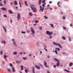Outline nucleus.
Listing matches in <instances>:
<instances>
[{"label":"nucleus","instance_id":"nucleus-1","mask_svg":"<svg viewBox=\"0 0 73 73\" xmlns=\"http://www.w3.org/2000/svg\"><path fill=\"white\" fill-rule=\"evenodd\" d=\"M46 4V3H44V4H43L42 5V7L41 6H40L39 7L40 8V9L39 10V11H42V12H43L44 11V6H45V5Z\"/></svg>","mask_w":73,"mask_h":73},{"label":"nucleus","instance_id":"nucleus-2","mask_svg":"<svg viewBox=\"0 0 73 73\" xmlns=\"http://www.w3.org/2000/svg\"><path fill=\"white\" fill-rule=\"evenodd\" d=\"M53 45H55V46H59L60 48H62V46H61V45L59 44H57V43L55 42H53Z\"/></svg>","mask_w":73,"mask_h":73},{"label":"nucleus","instance_id":"nucleus-3","mask_svg":"<svg viewBox=\"0 0 73 73\" xmlns=\"http://www.w3.org/2000/svg\"><path fill=\"white\" fill-rule=\"evenodd\" d=\"M53 59L54 60H55V61H57V62H58L57 63L56 66L57 67L58 66H59V65H60V63H59V60H58L56 58H54Z\"/></svg>","mask_w":73,"mask_h":73},{"label":"nucleus","instance_id":"nucleus-4","mask_svg":"<svg viewBox=\"0 0 73 73\" xmlns=\"http://www.w3.org/2000/svg\"><path fill=\"white\" fill-rule=\"evenodd\" d=\"M46 35H52L53 34V32H50L48 31H46Z\"/></svg>","mask_w":73,"mask_h":73},{"label":"nucleus","instance_id":"nucleus-5","mask_svg":"<svg viewBox=\"0 0 73 73\" xmlns=\"http://www.w3.org/2000/svg\"><path fill=\"white\" fill-rule=\"evenodd\" d=\"M31 8L33 12H36L37 11V9H36V8L35 7L33 8V7H31Z\"/></svg>","mask_w":73,"mask_h":73},{"label":"nucleus","instance_id":"nucleus-6","mask_svg":"<svg viewBox=\"0 0 73 73\" xmlns=\"http://www.w3.org/2000/svg\"><path fill=\"white\" fill-rule=\"evenodd\" d=\"M12 41H13V44L14 46H17V44H16V41H15L14 39H13Z\"/></svg>","mask_w":73,"mask_h":73},{"label":"nucleus","instance_id":"nucleus-7","mask_svg":"<svg viewBox=\"0 0 73 73\" xmlns=\"http://www.w3.org/2000/svg\"><path fill=\"white\" fill-rule=\"evenodd\" d=\"M20 17H21V15L20 13H19L17 15V19L18 20H20Z\"/></svg>","mask_w":73,"mask_h":73},{"label":"nucleus","instance_id":"nucleus-8","mask_svg":"<svg viewBox=\"0 0 73 73\" xmlns=\"http://www.w3.org/2000/svg\"><path fill=\"white\" fill-rule=\"evenodd\" d=\"M31 32H32V33L33 34H35V31H34V30L32 28H31Z\"/></svg>","mask_w":73,"mask_h":73},{"label":"nucleus","instance_id":"nucleus-9","mask_svg":"<svg viewBox=\"0 0 73 73\" xmlns=\"http://www.w3.org/2000/svg\"><path fill=\"white\" fill-rule=\"evenodd\" d=\"M35 67L37 69H38V70H40V67L38 66L35 65Z\"/></svg>","mask_w":73,"mask_h":73},{"label":"nucleus","instance_id":"nucleus-10","mask_svg":"<svg viewBox=\"0 0 73 73\" xmlns=\"http://www.w3.org/2000/svg\"><path fill=\"white\" fill-rule=\"evenodd\" d=\"M3 28L4 30L5 31V33H6V32H7V29H6V28H5V27H4V26H3Z\"/></svg>","mask_w":73,"mask_h":73},{"label":"nucleus","instance_id":"nucleus-11","mask_svg":"<svg viewBox=\"0 0 73 73\" xmlns=\"http://www.w3.org/2000/svg\"><path fill=\"white\" fill-rule=\"evenodd\" d=\"M42 0H39L38 1V4L39 5H40L41 4V1Z\"/></svg>","mask_w":73,"mask_h":73},{"label":"nucleus","instance_id":"nucleus-12","mask_svg":"<svg viewBox=\"0 0 73 73\" xmlns=\"http://www.w3.org/2000/svg\"><path fill=\"white\" fill-rule=\"evenodd\" d=\"M44 46L45 47H44V50H45L46 52H48V50H47V49H46V48H47V46L45 45H44Z\"/></svg>","mask_w":73,"mask_h":73},{"label":"nucleus","instance_id":"nucleus-13","mask_svg":"<svg viewBox=\"0 0 73 73\" xmlns=\"http://www.w3.org/2000/svg\"><path fill=\"white\" fill-rule=\"evenodd\" d=\"M1 44H4V45H5L6 44V42H5V40H3V41H2L1 42Z\"/></svg>","mask_w":73,"mask_h":73},{"label":"nucleus","instance_id":"nucleus-14","mask_svg":"<svg viewBox=\"0 0 73 73\" xmlns=\"http://www.w3.org/2000/svg\"><path fill=\"white\" fill-rule=\"evenodd\" d=\"M32 73H35V67H33Z\"/></svg>","mask_w":73,"mask_h":73},{"label":"nucleus","instance_id":"nucleus-15","mask_svg":"<svg viewBox=\"0 0 73 73\" xmlns=\"http://www.w3.org/2000/svg\"><path fill=\"white\" fill-rule=\"evenodd\" d=\"M4 57L5 61H6V59L8 57V56H7V55H4Z\"/></svg>","mask_w":73,"mask_h":73},{"label":"nucleus","instance_id":"nucleus-16","mask_svg":"<svg viewBox=\"0 0 73 73\" xmlns=\"http://www.w3.org/2000/svg\"><path fill=\"white\" fill-rule=\"evenodd\" d=\"M12 71L13 72H15V68L14 67H13L12 68Z\"/></svg>","mask_w":73,"mask_h":73},{"label":"nucleus","instance_id":"nucleus-17","mask_svg":"<svg viewBox=\"0 0 73 73\" xmlns=\"http://www.w3.org/2000/svg\"><path fill=\"white\" fill-rule=\"evenodd\" d=\"M50 25L52 28H54V25H53V24L51 23L50 24Z\"/></svg>","mask_w":73,"mask_h":73},{"label":"nucleus","instance_id":"nucleus-18","mask_svg":"<svg viewBox=\"0 0 73 73\" xmlns=\"http://www.w3.org/2000/svg\"><path fill=\"white\" fill-rule=\"evenodd\" d=\"M14 55H16L17 54V51H14L13 52Z\"/></svg>","mask_w":73,"mask_h":73},{"label":"nucleus","instance_id":"nucleus-19","mask_svg":"<svg viewBox=\"0 0 73 73\" xmlns=\"http://www.w3.org/2000/svg\"><path fill=\"white\" fill-rule=\"evenodd\" d=\"M1 9L2 11H5L6 10H7V9L5 8L4 7H2Z\"/></svg>","mask_w":73,"mask_h":73},{"label":"nucleus","instance_id":"nucleus-20","mask_svg":"<svg viewBox=\"0 0 73 73\" xmlns=\"http://www.w3.org/2000/svg\"><path fill=\"white\" fill-rule=\"evenodd\" d=\"M73 65V63L72 62H70L69 64V66L70 67H71Z\"/></svg>","mask_w":73,"mask_h":73},{"label":"nucleus","instance_id":"nucleus-21","mask_svg":"<svg viewBox=\"0 0 73 73\" xmlns=\"http://www.w3.org/2000/svg\"><path fill=\"white\" fill-rule=\"evenodd\" d=\"M24 3L25 5L26 6H27V7H28V5H27V2L26 1H25Z\"/></svg>","mask_w":73,"mask_h":73},{"label":"nucleus","instance_id":"nucleus-22","mask_svg":"<svg viewBox=\"0 0 73 73\" xmlns=\"http://www.w3.org/2000/svg\"><path fill=\"white\" fill-rule=\"evenodd\" d=\"M62 39L64 40H66V38L64 36H62Z\"/></svg>","mask_w":73,"mask_h":73},{"label":"nucleus","instance_id":"nucleus-23","mask_svg":"<svg viewBox=\"0 0 73 73\" xmlns=\"http://www.w3.org/2000/svg\"><path fill=\"white\" fill-rule=\"evenodd\" d=\"M55 49L56 50H58V51H60V49L58 47L55 48Z\"/></svg>","mask_w":73,"mask_h":73},{"label":"nucleus","instance_id":"nucleus-24","mask_svg":"<svg viewBox=\"0 0 73 73\" xmlns=\"http://www.w3.org/2000/svg\"><path fill=\"white\" fill-rule=\"evenodd\" d=\"M60 2H58L57 3V5L58 6V7L59 8H60V5H59V4H60Z\"/></svg>","mask_w":73,"mask_h":73},{"label":"nucleus","instance_id":"nucleus-25","mask_svg":"<svg viewBox=\"0 0 73 73\" xmlns=\"http://www.w3.org/2000/svg\"><path fill=\"white\" fill-rule=\"evenodd\" d=\"M9 13H10V14H13V12L11 10H9Z\"/></svg>","mask_w":73,"mask_h":73},{"label":"nucleus","instance_id":"nucleus-26","mask_svg":"<svg viewBox=\"0 0 73 73\" xmlns=\"http://www.w3.org/2000/svg\"><path fill=\"white\" fill-rule=\"evenodd\" d=\"M14 3L15 5H17V1H14Z\"/></svg>","mask_w":73,"mask_h":73},{"label":"nucleus","instance_id":"nucleus-27","mask_svg":"<svg viewBox=\"0 0 73 73\" xmlns=\"http://www.w3.org/2000/svg\"><path fill=\"white\" fill-rule=\"evenodd\" d=\"M3 3L4 5H6V4H7V1L6 0H4L3 1Z\"/></svg>","mask_w":73,"mask_h":73},{"label":"nucleus","instance_id":"nucleus-28","mask_svg":"<svg viewBox=\"0 0 73 73\" xmlns=\"http://www.w3.org/2000/svg\"><path fill=\"white\" fill-rule=\"evenodd\" d=\"M62 20H65V17L64 16H63L62 18Z\"/></svg>","mask_w":73,"mask_h":73},{"label":"nucleus","instance_id":"nucleus-29","mask_svg":"<svg viewBox=\"0 0 73 73\" xmlns=\"http://www.w3.org/2000/svg\"><path fill=\"white\" fill-rule=\"evenodd\" d=\"M64 71H66L67 72H68V73H69L70 72V71H69L68 70L66 69H64Z\"/></svg>","mask_w":73,"mask_h":73},{"label":"nucleus","instance_id":"nucleus-30","mask_svg":"<svg viewBox=\"0 0 73 73\" xmlns=\"http://www.w3.org/2000/svg\"><path fill=\"white\" fill-rule=\"evenodd\" d=\"M54 52L56 53V54H57V53H58L57 50H54Z\"/></svg>","mask_w":73,"mask_h":73},{"label":"nucleus","instance_id":"nucleus-31","mask_svg":"<svg viewBox=\"0 0 73 73\" xmlns=\"http://www.w3.org/2000/svg\"><path fill=\"white\" fill-rule=\"evenodd\" d=\"M23 60H27V58L23 57Z\"/></svg>","mask_w":73,"mask_h":73},{"label":"nucleus","instance_id":"nucleus-32","mask_svg":"<svg viewBox=\"0 0 73 73\" xmlns=\"http://www.w3.org/2000/svg\"><path fill=\"white\" fill-rule=\"evenodd\" d=\"M29 14L30 16H32V13L30 12L29 13Z\"/></svg>","mask_w":73,"mask_h":73},{"label":"nucleus","instance_id":"nucleus-33","mask_svg":"<svg viewBox=\"0 0 73 73\" xmlns=\"http://www.w3.org/2000/svg\"><path fill=\"white\" fill-rule=\"evenodd\" d=\"M44 66H46V65H47V63H46V62H45V61H44Z\"/></svg>","mask_w":73,"mask_h":73},{"label":"nucleus","instance_id":"nucleus-34","mask_svg":"<svg viewBox=\"0 0 73 73\" xmlns=\"http://www.w3.org/2000/svg\"><path fill=\"white\" fill-rule=\"evenodd\" d=\"M68 38L69 41H71V38H70V37H68Z\"/></svg>","mask_w":73,"mask_h":73},{"label":"nucleus","instance_id":"nucleus-35","mask_svg":"<svg viewBox=\"0 0 73 73\" xmlns=\"http://www.w3.org/2000/svg\"><path fill=\"white\" fill-rule=\"evenodd\" d=\"M25 33H26V32H25V31H22L21 32V33H23V34H25Z\"/></svg>","mask_w":73,"mask_h":73},{"label":"nucleus","instance_id":"nucleus-36","mask_svg":"<svg viewBox=\"0 0 73 73\" xmlns=\"http://www.w3.org/2000/svg\"><path fill=\"white\" fill-rule=\"evenodd\" d=\"M21 70H23V66H21Z\"/></svg>","mask_w":73,"mask_h":73},{"label":"nucleus","instance_id":"nucleus-37","mask_svg":"<svg viewBox=\"0 0 73 73\" xmlns=\"http://www.w3.org/2000/svg\"><path fill=\"white\" fill-rule=\"evenodd\" d=\"M7 70H8V71L9 72H11V70H10V69H9V68H7Z\"/></svg>","mask_w":73,"mask_h":73},{"label":"nucleus","instance_id":"nucleus-38","mask_svg":"<svg viewBox=\"0 0 73 73\" xmlns=\"http://www.w3.org/2000/svg\"><path fill=\"white\" fill-rule=\"evenodd\" d=\"M20 62H21V61L20 60L19 61H17V63H18L19 64V63H20Z\"/></svg>","mask_w":73,"mask_h":73},{"label":"nucleus","instance_id":"nucleus-39","mask_svg":"<svg viewBox=\"0 0 73 73\" xmlns=\"http://www.w3.org/2000/svg\"><path fill=\"white\" fill-rule=\"evenodd\" d=\"M0 54L1 55L3 54V51H1L0 52Z\"/></svg>","mask_w":73,"mask_h":73},{"label":"nucleus","instance_id":"nucleus-40","mask_svg":"<svg viewBox=\"0 0 73 73\" xmlns=\"http://www.w3.org/2000/svg\"><path fill=\"white\" fill-rule=\"evenodd\" d=\"M52 36L50 35L49 36V39H51V38H52Z\"/></svg>","mask_w":73,"mask_h":73},{"label":"nucleus","instance_id":"nucleus-41","mask_svg":"<svg viewBox=\"0 0 73 73\" xmlns=\"http://www.w3.org/2000/svg\"><path fill=\"white\" fill-rule=\"evenodd\" d=\"M9 65H10V66L11 67H12V66H13V65L12 64H11V63H10Z\"/></svg>","mask_w":73,"mask_h":73},{"label":"nucleus","instance_id":"nucleus-42","mask_svg":"<svg viewBox=\"0 0 73 73\" xmlns=\"http://www.w3.org/2000/svg\"><path fill=\"white\" fill-rule=\"evenodd\" d=\"M45 2V0H43V1H42V3H44Z\"/></svg>","mask_w":73,"mask_h":73},{"label":"nucleus","instance_id":"nucleus-43","mask_svg":"<svg viewBox=\"0 0 73 73\" xmlns=\"http://www.w3.org/2000/svg\"><path fill=\"white\" fill-rule=\"evenodd\" d=\"M13 2H11L10 3V4L11 5H13Z\"/></svg>","mask_w":73,"mask_h":73},{"label":"nucleus","instance_id":"nucleus-44","mask_svg":"<svg viewBox=\"0 0 73 73\" xmlns=\"http://www.w3.org/2000/svg\"><path fill=\"white\" fill-rule=\"evenodd\" d=\"M63 29L64 30H65L66 29V27H65L64 26H63Z\"/></svg>","mask_w":73,"mask_h":73},{"label":"nucleus","instance_id":"nucleus-45","mask_svg":"<svg viewBox=\"0 0 73 73\" xmlns=\"http://www.w3.org/2000/svg\"><path fill=\"white\" fill-rule=\"evenodd\" d=\"M44 18H45V19H48V17H46V16H45L44 17Z\"/></svg>","mask_w":73,"mask_h":73},{"label":"nucleus","instance_id":"nucleus-46","mask_svg":"<svg viewBox=\"0 0 73 73\" xmlns=\"http://www.w3.org/2000/svg\"><path fill=\"white\" fill-rule=\"evenodd\" d=\"M35 23H38V21L37 20H36L35 21Z\"/></svg>","mask_w":73,"mask_h":73},{"label":"nucleus","instance_id":"nucleus-47","mask_svg":"<svg viewBox=\"0 0 73 73\" xmlns=\"http://www.w3.org/2000/svg\"><path fill=\"white\" fill-rule=\"evenodd\" d=\"M62 54L64 55V54H66V53L65 52H63L62 53Z\"/></svg>","mask_w":73,"mask_h":73},{"label":"nucleus","instance_id":"nucleus-48","mask_svg":"<svg viewBox=\"0 0 73 73\" xmlns=\"http://www.w3.org/2000/svg\"><path fill=\"white\" fill-rule=\"evenodd\" d=\"M3 17H7V15H3Z\"/></svg>","mask_w":73,"mask_h":73},{"label":"nucleus","instance_id":"nucleus-49","mask_svg":"<svg viewBox=\"0 0 73 73\" xmlns=\"http://www.w3.org/2000/svg\"><path fill=\"white\" fill-rule=\"evenodd\" d=\"M25 72H26V73H27V72H28V70H25Z\"/></svg>","mask_w":73,"mask_h":73},{"label":"nucleus","instance_id":"nucleus-50","mask_svg":"<svg viewBox=\"0 0 73 73\" xmlns=\"http://www.w3.org/2000/svg\"><path fill=\"white\" fill-rule=\"evenodd\" d=\"M40 29L41 30H42V27H40Z\"/></svg>","mask_w":73,"mask_h":73},{"label":"nucleus","instance_id":"nucleus-51","mask_svg":"<svg viewBox=\"0 0 73 73\" xmlns=\"http://www.w3.org/2000/svg\"><path fill=\"white\" fill-rule=\"evenodd\" d=\"M39 66H41V67H42V66L41 64H39Z\"/></svg>","mask_w":73,"mask_h":73},{"label":"nucleus","instance_id":"nucleus-52","mask_svg":"<svg viewBox=\"0 0 73 73\" xmlns=\"http://www.w3.org/2000/svg\"><path fill=\"white\" fill-rule=\"evenodd\" d=\"M50 56H49V55L47 56V58H50Z\"/></svg>","mask_w":73,"mask_h":73},{"label":"nucleus","instance_id":"nucleus-53","mask_svg":"<svg viewBox=\"0 0 73 73\" xmlns=\"http://www.w3.org/2000/svg\"><path fill=\"white\" fill-rule=\"evenodd\" d=\"M70 27H72V26H73V25H72V24H70Z\"/></svg>","mask_w":73,"mask_h":73},{"label":"nucleus","instance_id":"nucleus-54","mask_svg":"<svg viewBox=\"0 0 73 73\" xmlns=\"http://www.w3.org/2000/svg\"><path fill=\"white\" fill-rule=\"evenodd\" d=\"M40 53H41V54H42V51H40Z\"/></svg>","mask_w":73,"mask_h":73},{"label":"nucleus","instance_id":"nucleus-55","mask_svg":"<svg viewBox=\"0 0 73 73\" xmlns=\"http://www.w3.org/2000/svg\"><path fill=\"white\" fill-rule=\"evenodd\" d=\"M10 23H11V24H12V21L11 20V19L10 20Z\"/></svg>","mask_w":73,"mask_h":73},{"label":"nucleus","instance_id":"nucleus-56","mask_svg":"<svg viewBox=\"0 0 73 73\" xmlns=\"http://www.w3.org/2000/svg\"><path fill=\"white\" fill-rule=\"evenodd\" d=\"M56 67V66L55 65L53 66V68H55Z\"/></svg>","mask_w":73,"mask_h":73},{"label":"nucleus","instance_id":"nucleus-57","mask_svg":"<svg viewBox=\"0 0 73 73\" xmlns=\"http://www.w3.org/2000/svg\"><path fill=\"white\" fill-rule=\"evenodd\" d=\"M29 56H32V55L31 54H30L29 55H28Z\"/></svg>","mask_w":73,"mask_h":73},{"label":"nucleus","instance_id":"nucleus-58","mask_svg":"<svg viewBox=\"0 0 73 73\" xmlns=\"http://www.w3.org/2000/svg\"><path fill=\"white\" fill-rule=\"evenodd\" d=\"M52 3V1H50L49 2V4H51V3Z\"/></svg>","mask_w":73,"mask_h":73},{"label":"nucleus","instance_id":"nucleus-59","mask_svg":"<svg viewBox=\"0 0 73 73\" xmlns=\"http://www.w3.org/2000/svg\"><path fill=\"white\" fill-rule=\"evenodd\" d=\"M45 66L46 68H47V67H48V68H49V66H48L46 65V66Z\"/></svg>","mask_w":73,"mask_h":73},{"label":"nucleus","instance_id":"nucleus-60","mask_svg":"<svg viewBox=\"0 0 73 73\" xmlns=\"http://www.w3.org/2000/svg\"><path fill=\"white\" fill-rule=\"evenodd\" d=\"M0 6H3V4H2L1 3H0Z\"/></svg>","mask_w":73,"mask_h":73},{"label":"nucleus","instance_id":"nucleus-61","mask_svg":"<svg viewBox=\"0 0 73 73\" xmlns=\"http://www.w3.org/2000/svg\"><path fill=\"white\" fill-rule=\"evenodd\" d=\"M19 5H21V3L20 2H19Z\"/></svg>","mask_w":73,"mask_h":73},{"label":"nucleus","instance_id":"nucleus-62","mask_svg":"<svg viewBox=\"0 0 73 73\" xmlns=\"http://www.w3.org/2000/svg\"><path fill=\"white\" fill-rule=\"evenodd\" d=\"M16 9H18V7L16 6L15 7Z\"/></svg>","mask_w":73,"mask_h":73},{"label":"nucleus","instance_id":"nucleus-63","mask_svg":"<svg viewBox=\"0 0 73 73\" xmlns=\"http://www.w3.org/2000/svg\"><path fill=\"white\" fill-rule=\"evenodd\" d=\"M23 54V52H21L20 53V54Z\"/></svg>","mask_w":73,"mask_h":73},{"label":"nucleus","instance_id":"nucleus-64","mask_svg":"<svg viewBox=\"0 0 73 73\" xmlns=\"http://www.w3.org/2000/svg\"><path fill=\"white\" fill-rule=\"evenodd\" d=\"M47 73H50V72H49V71H48L47 72Z\"/></svg>","mask_w":73,"mask_h":73}]
</instances>
